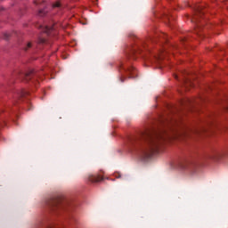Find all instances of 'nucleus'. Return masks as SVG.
<instances>
[{"label": "nucleus", "instance_id": "nucleus-1", "mask_svg": "<svg viewBox=\"0 0 228 228\" xmlns=\"http://www.w3.org/2000/svg\"><path fill=\"white\" fill-rule=\"evenodd\" d=\"M183 124L180 114H171L167 117H161L157 127L148 128L136 135L128 138V147L143 158H151L154 152H158L159 145L163 140H167V131H174ZM166 135V136H165Z\"/></svg>", "mask_w": 228, "mask_h": 228}, {"label": "nucleus", "instance_id": "nucleus-2", "mask_svg": "<svg viewBox=\"0 0 228 228\" xmlns=\"http://www.w3.org/2000/svg\"><path fill=\"white\" fill-rule=\"evenodd\" d=\"M202 10H204V6L199 5V4L195 5L194 6L195 14L191 19V22H193L196 26L195 32L197 33V35H199V33H200V29H202V23H200V19H202V16L204 15V12Z\"/></svg>", "mask_w": 228, "mask_h": 228}, {"label": "nucleus", "instance_id": "nucleus-3", "mask_svg": "<svg viewBox=\"0 0 228 228\" xmlns=\"http://www.w3.org/2000/svg\"><path fill=\"white\" fill-rule=\"evenodd\" d=\"M147 44L145 42L141 41L135 46H133L129 49L127 53V58H132L133 60H136V54H140L143 49H146Z\"/></svg>", "mask_w": 228, "mask_h": 228}, {"label": "nucleus", "instance_id": "nucleus-4", "mask_svg": "<svg viewBox=\"0 0 228 228\" xmlns=\"http://www.w3.org/2000/svg\"><path fill=\"white\" fill-rule=\"evenodd\" d=\"M19 77H22L25 81H30L33 85H37V81H38V72L35 69H29L26 73H20Z\"/></svg>", "mask_w": 228, "mask_h": 228}, {"label": "nucleus", "instance_id": "nucleus-5", "mask_svg": "<svg viewBox=\"0 0 228 228\" xmlns=\"http://www.w3.org/2000/svg\"><path fill=\"white\" fill-rule=\"evenodd\" d=\"M120 69L125 72H127V74H129L130 76L129 77H136V69L133 66H129V64H127L126 62H121Z\"/></svg>", "mask_w": 228, "mask_h": 228}, {"label": "nucleus", "instance_id": "nucleus-6", "mask_svg": "<svg viewBox=\"0 0 228 228\" xmlns=\"http://www.w3.org/2000/svg\"><path fill=\"white\" fill-rule=\"evenodd\" d=\"M45 202L53 211L61 208V199L60 198H51Z\"/></svg>", "mask_w": 228, "mask_h": 228}, {"label": "nucleus", "instance_id": "nucleus-7", "mask_svg": "<svg viewBox=\"0 0 228 228\" xmlns=\"http://www.w3.org/2000/svg\"><path fill=\"white\" fill-rule=\"evenodd\" d=\"M40 29H42L43 33L45 34L46 37H51L53 31H54V26H40Z\"/></svg>", "mask_w": 228, "mask_h": 228}, {"label": "nucleus", "instance_id": "nucleus-8", "mask_svg": "<svg viewBox=\"0 0 228 228\" xmlns=\"http://www.w3.org/2000/svg\"><path fill=\"white\" fill-rule=\"evenodd\" d=\"M104 178L99 175H89L88 181L90 183H101V181H103Z\"/></svg>", "mask_w": 228, "mask_h": 228}, {"label": "nucleus", "instance_id": "nucleus-9", "mask_svg": "<svg viewBox=\"0 0 228 228\" xmlns=\"http://www.w3.org/2000/svg\"><path fill=\"white\" fill-rule=\"evenodd\" d=\"M52 7L53 8V9H56L57 8V10H63V8H64V6H63V4H61V2L59 0V1H56L55 3H53V4H52Z\"/></svg>", "mask_w": 228, "mask_h": 228}, {"label": "nucleus", "instance_id": "nucleus-10", "mask_svg": "<svg viewBox=\"0 0 228 228\" xmlns=\"http://www.w3.org/2000/svg\"><path fill=\"white\" fill-rule=\"evenodd\" d=\"M183 86L185 89H188L191 86H193V82L189 78H183Z\"/></svg>", "mask_w": 228, "mask_h": 228}, {"label": "nucleus", "instance_id": "nucleus-11", "mask_svg": "<svg viewBox=\"0 0 228 228\" xmlns=\"http://www.w3.org/2000/svg\"><path fill=\"white\" fill-rule=\"evenodd\" d=\"M224 156H227V153H225V152H216V153H215L213 159L218 160V159H222V158H224Z\"/></svg>", "mask_w": 228, "mask_h": 228}, {"label": "nucleus", "instance_id": "nucleus-12", "mask_svg": "<svg viewBox=\"0 0 228 228\" xmlns=\"http://www.w3.org/2000/svg\"><path fill=\"white\" fill-rule=\"evenodd\" d=\"M190 165H191V162H190L189 160H183L180 163L181 168H188V167H190Z\"/></svg>", "mask_w": 228, "mask_h": 228}, {"label": "nucleus", "instance_id": "nucleus-13", "mask_svg": "<svg viewBox=\"0 0 228 228\" xmlns=\"http://www.w3.org/2000/svg\"><path fill=\"white\" fill-rule=\"evenodd\" d=\"M26 95H29V92H28L26 90H21L17 93V96L20 98L26 97Z\"/></svg>", "mask_w": 228, "mask_h": 228}, {"label": "nucleus", "instance_id": "nucleus-14", "mask_svg": "<svg viewBox=\"0 0 228 228\" xmlns=\"http://www.w3.org/2000/svg\"><path fill=\"white\" fill-rule=\"evenodd\" d=\"M47 12H49L47 9H39L37 15H39V17H44Z\"/></svg>", "mask_w": 228, "mask_h": 228}, {"label": "nucleus", "instance_id": "nucleus-15", "mask_svg": "<svg viewBox=\"0 0 228 228\" xmlns=\"http://www.w3.org/2000/svg\"><path fill=\"white\" fill-rule=\"evenodd\" d=\"M38 44H47V39L45 37H39Z\"/></svg>", "mask_w": 228, "mask_h": 228}, {"label": "nucleus", "instance_id": "nucleus-16", "mask_svg": "<svg viewBox=\"0 0 228 228\" xmlns=\"http://www.w3.org/2000/svg\"><path fill=\"white\" fill-rule=\"evenodd\" d=\"M32 46L33 45L31 44V42L27 43L26 46L24 47V51H28V49H31Z\"/></svg>", "mask_w": 228, "mask_h": 228}, {"label": "nucleus", "instance_id": "nucleus-17", "mask_svg": "<svg viewBox=\"0 0 228 228\" xmlns=\"http://www.w3.org/2000/svg\"><path fill=\"white\" fill-rule=\"evenodd\" d=\"M34 3H35V4H37V6H38V5L42 4L44 3V1L41 2V0H37V1H35Z\"/></svg>", "mask_w": 228, "mask_h": 228}, {"label": "nucleus", "instance_id": "nucleus-18", "mask_svg": "<svg viewBox=\"0 0 228 228\" xmlns=\"http://www.w3.org/2000/svg\"><path fill=\"white\" fill-rule=\"evenodd\" d=\"M159 38H164V40H167V35L162 33V34L159 35Z\"/></svg>", "mask_w": 228, "mask_h": 228}, {"label": "nucleus", "instance_id": "nucleus-19", "mask_svg": "<svg viewBox=\"0 0 228 228\" xmlns=\"http://www.w3.org/2000/svg\"><path fill=\"white\" fill-rule=\"evenodd\" d=\"M4 40H8L10 38V34L6 33L4 36Z\"/></svg>", "mask_w": 228, "mask_h": 228}, {"label": "nucleus", "instance_id": "nucleus-20", "mask_svg": "<svg viewBox=\"0 0 228 228\" xmlns=\"http://www.w3.org/2000/svg\"><path fill=\"white\" fill-rule=\"evenodd\" d=\"M192 132H194V133H196V134H199V133H200V130H199V129H194V130H192Z\"/></svg>", "mask_w": 228, "mask_h": 228}, {"label": "nucleus", "instance_id": "nucleus-21", "mask_svg": "<svg viewBox=\"0 0 228 228\" xmlns=\"http://www.w3.org/2000/svg\"><path fill=\"white\" fill-rule=\"evenodd\" d=\"M0 113H4V110H0Z\"/></svg>", "mask_w": 228, "mask_h": 228}, {"label": "nucleus", "instance_id": "nucleus-22", "mask_svg": "<svg viewBox=\"0 0 228 228\" xmlns=\"http://www.w3.org/2000/svg\"><path fill=\"white\" fill-rule=\"evenodd\" d=\"M121 79V83H124V79L123 78H120Z\"/></svg>", "mask_w": 228, "mask_h": 228}, {"label": "nucleus", "instance_id": "nucleus-23", "mask_svg": "<svg viewBox=\"0 0 228 228\" xmlns=\"http://www.w3.org/2000/svg\"><path fill=\"white\" fill-rule=\"evenodd\" d=\"M175 79H177V76H175Z\"/></svg>", "mask_w": 228, "mask_h": 228}]
</instances>
